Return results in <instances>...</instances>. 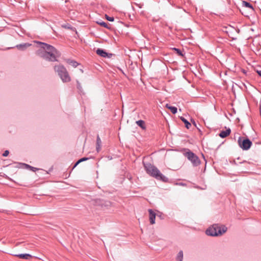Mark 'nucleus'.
I'll return each mask as SVG.
<instances>
[{
  "mask_svg": "<svg viewBox=\"0 0 261 261\" xmlns=\"http://www.w3.org/2000/svg\"><path fill=\"white\" fill-rule=\"evenodd\" d=\"M136 123L138 126H139L140 127H141L143 129H146V126H145L144 121H143L142 120H139L136 121Z\"/></svg>",
  "mask_w": 261,
  "mask_h": 261,
  "instance_id": "6ab92c4d",
  "label": "nucleus"
},
{
  "mask_svg": "<svg viewBox=\"0 0 261 261\" xmlns=\"http://www.w3.org/2000/svg\"><path fill=\"white\" fill-rule=\"evenodd\" d=\"M234 165H236V166H239L240 165H241V164L244 165V166H243L244 168L240 169L242 172H246V171H244L243 169H246V170L249 169L250 163L246 161H243L241 162H239V163H238L234 161Z\"/></svg>",
  "mask_w": 261,
  "mask_h": 261,
  "instance_id": "6e6552de",
  "label": "nucleus"
},
{
  "mask_svg": "<svg viewBox=\"0 0 261 261\" xmlns=\"http://www.w3.org/2000/svg\"><path fill=\"white\" fill-rule=\"evenodd\" d=\"M54 70L58 73V74L63 82H69L71 81L69 74L67 69L63 65H56L54 67Z\"/></svg>",
  "mask_w": 261,
  "mask_h": 261,
  "instance_id": "39448f33",
  "label": "nucleus"
},
{
  "mask_svg": "<svg viewBox=\"0 0 261 261\" xmlns=\"http://www.w3.org/2000/svg\"><path fill=\"white\" fill-rule=\"evenodd\" d=\"M9 153V151L8 150H6L4 151V152L3 153V156H7L8 155Z\"/></svg>",
  "mask_w": 261,
  "mask_h": 261,
  "instance_id": "a878e982",
  "label": "nucleus"
},
{
  "mask_svg": "<svg viewBox=\"0 0 261 261\" xmlns=\"http://www.w3.org/2000/svg\"><path fill=\"white\" fill-rule=\"evenodd\" d=\"M257 72L258 74L261 77V70H257Z\"/></svg>",
  "mask_w": 261,
  "mask_h": 261,
  "instance_id": "cd10ccee",
  "label": "nucleus"
},
{
  "mask_svg": "<svg viewBox=\"0 0 261 261\" xmlns=\"http://www.w3.org/2000/svg\"><path fill=\"white\" fill-rule=\"evenodd\" d=\"M96 23L97 24H99L100 26H102L105 28H107L108 29H111L110 27H109L108 24L106 22H105L101 20H100L99 21H97Z\"/></svg>",
  "mask_w": 261,
  "mask_h": 261,
  "instance_id": "aec40b11",
  "label": "nucleus"
},
{
  "mask_svg": "<svg viewBox=\"0 0 261 261\" xmlns=\"http://www.w3.org/2000/svg\"><path fill=\"white\" fill-rule=\"evenodd\" d=\"M40 47L44 50H38L37 54L43 59L50 61H57V58L60 57L61 53L53 46L46 43L38 42Z\"/></svg>",
  "mask_w": 261,
  "mask_h": 261,
  "instance_id": "f257e3e1",
  "label": "nucleus"
},
{
  "mask_svg": "<svg viewBox=\"0 0 261 261\" xmlns=\"http://www.w3.org/2000/svg\"><path fill=\"white\" fill-rule=\"evenodd\" d=\"M172 49L174 50L178 56L182 57H184V54H182V52L180 49L175 47L173 48Z\"/></svg>",
  "mask_w": 261,
  "mask_h": 261,
  "instance_id": "4be33fe9",
  "label": "nucleus"
},
{
  "mask_svg": "<svg viewBox=\"0 0 261 261\" xmlns=\"http://www.w3.org/2000/svg\"><path fill=\"white\" fill-rule=\"evenodd\" d=\"M143 164L146 173L150 176L164 182H168L169 179L164 175L160 171L153 165L150 163L143 162Z\"/></svg>",
  "mask_w": 261,
  "mask_h": 261,
  "instance_id": "f03ea898",
  "label": "nucleus"
},
{
  "mask_svg": "<svg viewBox=\"0 0 261 261\" xmlns=\"http://www.w3.org/2000/svg\"><path fill=\"white\" fill-rule=\"evenodd\" d=\"M106 19L110 21H113L114 20V18L113 17H110L107 15H106Z\"/></svg>",
  "mask_w": 261,
  "mask_h": 261,
  "instance_id": "393cba45",
  "label": "nucleus"
},
{
  "mask_svg": "<svg viewBox=\"0 0 261 261\" xmlns=\"http://www.w3.org/2000/svg\"><path fill=\"white\" fill-rule=\"evenodd\" d=\"M96 53L98 55L103 58H110L112 56V54L108 53L105 50L101 48H98L96 50Z\"/></svg>",
  "mask_w": 261,
  "mask_h": 261,
  "instance_id": "1a4fd4ad",
  "label": "nucleus"
},
{
  "mask_svg": "<svg viewBox=\"0 0 261 261\" xmlns=\"http://www.w3.org/2000/svg\"><path fill=\"white\" fill-rule=\"evenodd\" d=\"M92 204L102 209L108 208L111 205L110 201L101 199H96L92 200Z\"/></svg>",
  "mask_w": 261,
  "mask_h": 261,
  "instance_id": "0eeeda50",
  "label": "nucleus"
},
{
  "mask_svg": "<svg viewBox=\"0 0 261 261\" xmlns=\"http://www.w3.org/2000/svg\"><path fill=\"white\" fill-rule=\"evenodd\" d=\"M227 230V227L225 226H220L217 224H213L212 226L208 227L205 233L207 236H221Z\"/></svg>",
  "mask_w": 261,
  "mask_h": 261,
  "instance_id": "7ed1b4c3",
  "label": "nucleus"
},
{
  "mask_svg": "<svg viewBox=\"0 0 261 261\" xmlns=\"http://www.w3.org/2000/svg\"><path fill=\"white\" fill-rule=\"evenodd\" d=\"M183 259V252L180 250L177 254L176 256L177 261H182Z\"/></svg>",
  "mask_w": 261,
  "mask_h": 261,
  "instance_id": "412c9836",
  "label": "nucleus"
},
{
  "mask_svg": "<svg viewBox=\"0 0 261 261\" xmlns=\"http://www.w3.org/2000/svg\"><path fill=\"white\" fill-rule=\"evenodd\" d=\"M238 142L239 146L244 150H248L252 144L249 139L244 137H239Z\"/></svg>",
  "mask_w": 261,
  "mask_h": 261,
  "instance_id": "423d86ee",
  "label": "nucleus"
},
{
  "mask_svg": "<svg viewBox=\"0 0 261 261\" xmlns=\"http://www.w3.org/2000/svg\"><path fill=\"white\" fill-rule=\"evenodd\" d=\"M101 141L100 140V138L98 135L97 136L96 138V150L97 151H99L101 148Z\"/></svg>",
  "mask_w": 261,
  "mask_h": 261,
  "instance_id": "2eb2a0df",
  "label": "nucleus"
},
{
  "mask_svg": "<svg viewBox=\"0 0 261 261\" xmlns=\"http://www.w3.org/2000/svg\"><path fill=\"white\" fill-rule=\"evenodd\" d=\"M231 133V129L228 128H227V129H226L225 130H222L219 136L221 138H224L226 137H227L228 136H229L230 135Z\"/></svg>",
  "mask_w": 261,
  "mask_h": 261,
  "instance_id": "ddd939ff",
  "label": "nucleus"
},
{
  "mask_svg": "<svg viewBox=\"0 0 261 261\" xmlns=\"http://www.w3.org/2000/svg\"><path fill=\"white\" fill-rule=\"evenodd\" d=\"M148 212L149 214L150 223L151 224H153L155 223L156 214L151 209H149Z\"/></svg>",
  "mask_w": 261,
  "mask_h": 261,
  "instance_id": "9b49d317",
  "label": "nucleus"
},
{
  "mask_svg": "<svg viewBox=\"0 0 261 261\" xmlns=\"http://www.w3.org/2000/svg\"><path fill=\"white\" fill-rule=\"evenodd\" d=\"M180 120L185 123V126L189 129L191 126V124L184 117H180Z\"/></svg>",
  "mask_w": 261,
  "mask_h": 261,
  "instance_id": "f3484780",
  "label": "nucleus"
},
{
  "mask_svg": "<svg viewBox=\"0 0 261 261\" xmlns=\"http://www.w3.org/2000/svg\"><path fill=\"white\" fill-rule=\"evenodd\" d=\"M14 255L15 256L18 257L20 258L27 259V260H29L32 257V256L31 254H28V253L17 254H15Z\"/></svg>",
  "mask_w": 261,
  "mask_h": 261,
  "instance_id": "f8f14e48",
  "label": "nucleus"
},
{
  "mask_svg": "<svg viewBox=\"0 0 261 261\" xmlns=\"http://www.w3.org/2000/svg\"><path fill=\"white\" fill-rule=\"evenodd\" d=\"M242 7L248 9L249 12L251 14L254 13L255 11L253 6L249 2L247 1H242Z\"/></svg>",
  "mask_w": 261,
  "mask_h": 261,
  "instance_id": "9d476101",
  "label": "nucleus"
},
{
  "mask_svg": "<svg viewBox=\"0 0 261 261\" xmlns=\"http://www.w3.org/2000/svg\"><path fill=\"white\" fill-rule=\"evenodd\" d=\"M77 88L80 90H81L82 89V86L81 85V84L78 81L77 82Z\"/></svg>",
  "mask_w": 261,
  "mask_h": 261,
  "instance_id": "bb28decb",
  "label": "nucleus"
},
{
  "mask_svg": "<svg viewBox=\"0 0 261 261\" xmlns=\"http://www.w3.org/2000/svg\"><path fill=\"white\" fill-rule=\"evenodd\" d=\"M183 154L190 161L193 166L197 167L201 164V161L199 157L189 149L184 148Z\"/></svg>",
  "mask_w": 261,
  "mask_h": 261,
  "instance_id": "20e7f679",
  "label": "nucleus"
},
{
  "mask_svg": "<svg viewBox=\"0 0 261 261\" xmlns=\"http://www.w3.org/2000/svg\"><path fill=\"white\" fill-rule=\"evenodd\" d=\"M31 44L28 43H25L23 44H18L16 46V47L19 50H24L28 47L31 46Z\"/></svg>",
  "mask_w": 261,
  "mask_h": 261,
  "instance_id": "4468645a",
  "label": "nucleus"
},
{
  "mask_svg": "<svg viewBox=\"0 0 261 261\" xmlns=\"http://www.w3.org/2000/svg\"><path fill=\"white\" fill-rule=\"evenodd\" d=\"M24 165L27 167V168H29L33 172H35L36 171L38 170V169L34 167H32L30 165H29L28 164H24Z\"/></svg>",
  "mask_w": 261,
  "mask_h": 261,
  "instance_id": "b1692460",
  "label": "nucleus"
},
{
  "mask_svg": "<svg viewBox=\"0 0 261 261\" xmlns=\"http://www.w3.org/2000/svg\"><path fill=\"white\" fill-rule=\"evenodd\" d=\"M66 62L72 66L73 67H76L79 65L76 61L70 59H67Z\"/></svg>",
  "mask_w": 261,
  "mask_h": 261,
  "instance_id": "dca6fc26",
  "label": "nucleus"
},
{
  "mask_svg": "<svg viewBox=\"0 0 261 261\" xmlns=\"http://www.w3.org/2000/svg\"><path fill=\"white\" fill-rule=\"evenodd\" d=\"M166 107L167 108L169 109L173 114H175L177 112V109L175 107L171 106L168 104H167Z\"/></svg>",
  "mask_w": 261,
  "mask_h": 261,
  "instance_id": "a211bd4d",
  "label": "nucleus"
},
{
  "mask_svg": "<svg viewBox=\"0 0 261 261\" xmlns=\"http://www.w3.org/2000/svg\"><path fill=\"white\" fill-rule=\"evenodd\" d=\"M89 158H86V157H84V158H81V159L79 160L75 164H74V166H73V168L75 167L79 163L82 162H84V161H87Z\"/></svg>",
  "mask_w": 261,
  "mask_h": 261,
  "instance_id": "5701e85b",
  "label": "nucleus"
}]
</instances>
